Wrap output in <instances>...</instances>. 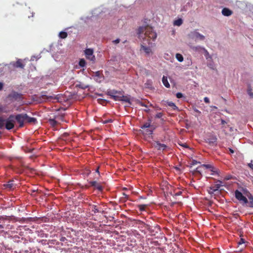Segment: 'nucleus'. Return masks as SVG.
<instances>
[{
    "label": "nucleus",
    "mask_w": 253,
    "mask_h": 253,
    "mask_svg": "<svg viewBox=\"0 0 253 253\" xmlns=\"http://www.w3.org/2000/svg\"><path fill=\"white\" fill-rule=\"evenodd\" d=\"M137 35L139 39L143 40L147 38L148 40L151 39L154 41L157 38L156 33L149 25L140 27L137 31Z\"/></svg>",
    "instance_id": "f257e3e1"
},
{
    "label": "nucleus",
    "mask_w": 253,
    "mask_h": 253,
    "mask_svg": "<svg viewBox=\"0 0 253 253\" xmlns=\"http://www.w3.org/2000/svg\"><path fill=\"white\" fill-rule=\"evenodd\" d=\"M14 116L10 115L7 119H4L0 117V129L4 127L7 130H10L14 127Z\"/></svg>",
    "instance_id": "f03ea898"
},
{
    "label": "nucleus",
    "mask_w": 253,
    "mask_h": 253,
    "mask_svg": "<svg viewBox=\"0 0 253 253\" xmlns=\"http://www.w3.org/2000/svg\"><path fill=\"white\" fill-rule=\"evenodd\" d=\"M107 95L115 101H123L129 102V99L123 95L122 92L116 90H109L107 91Z\"/></svg>",
    "instance_id": "7ed1b4c3"
},
{
    "label": "nucleus",
    "mask_w": 253,
    "mask_h": 253,
    "mask_svg": "<svg viewBox=\"0 0 253 253\" xmlns=\"http://www.w3.org/2000/svg\"><path fill=\"white\" fill-rule=\"evenodd\" d=\"M27 117V114H18L14 116V120H15L18 123H19L20 127L24 126V123L26 122V118Z\"/></svg>",
    "instance_id": "20e7f679"
},
{
    "label": "nucleus",
    "mask_w": 253,
    "mask_h": 253,
    "mask_svg": "<svg viewBox=\"0 0 253 253\" xmlns=\"http://www.w3.org/2000/svg\"><path fill=\"white\" fill-rule=\"evenodd\" d=\"M91 76L97 83H100L104 80V75L102 73V71H101L92 72Z\"/></svg>",
    "instance_id": "39448f33"
},
{
    "label": "nucleus",
    "mask_w": 253,
    "mask_h": 253,
    "mask_svg": "<svg viewBox=\"0 0 253 253\" xmlns=\"http://www.w3.org/2000/svg\"><path fill=\"white\" fill-rule=\"evenodd\" d=\"M84 54L86 58L94 63L95 61V56L93 55V50L91 48H87L84 50Z\"/></svg>",
    "instance_id": "423d86ee"
},
{
    "label": "nucleus",
    "mask_w": 253,
    "mask_h": 253,
    "mask_svg": "<svg viewBox=\"0 0 253 253\" xmlns=\"http://www.w3.org/2000/svg\"><path fill=\"white\" fill-rule=\"evenodd\" d=\"M235 194L236 198L239 201H242L245 204H247L248 202L247 198L239 190H236L235 192Z\"/></svg>",
    "instance_id": "0eeeda50"
},
{
    "label": "nucleus",
    "mask_w": 253,
    "mask_h": 253,
    "mask_svg": "<svg viewBox=\"0 0 253 253\" xmlns=\"http://www.w3.org/2000/svg\"><path fill=\"white\" fill-rule=\"evenodd\" d=\"M217 182H218V183H216L213 186L210 187V189L208 190V192L209 194H212L214 193V192L217 191L220 188V187L221 186V184L222 183V182L221 180H218L216 181V183Z\"/></svg>",
    "instance_id": "6e6552de"
},
{
    "label": "nucleus",
    "mask_w": 253,
    "mask_h": 253,
    "mask_svg": "<svg viewBox=\"0 0 253 253\" xmlns=\"http://www.w3.org/2000/svg\"><path fill=\"white\" fill-rule=\"evenodd\" d=\"M10 65L14 68H19L24 69L25 64L23 63V61L21 59H18L16 62H12L10 63Z\"/></svg>",
    "instance_id": "1a4fd4ad"
},
{
    "label": "nucleus",
    "mask_w": 253,
    "mask_h": 253,
    "mask_svg": "<svg viewBox=\"0 0 253 253\" xmlns=\"http://www.w3.org/2000/svg\"><path fill=\"white\" fill-rule=\"evenodd\" d=\"M151 126V123L150 122H147L145 124H144L142 126H141V128L143 129H146V134H152L153 133V129H150L149 128Z\"/></svg>",
    "instance_id": "9d476101"
},
{
    "label": "nucleus",
    "mask_w": 253,
    "mask_h": 253,
    "mask_svg": "<svg viewBox=\"0 0 253 253\" xmlns=\"http://www.w3.org/2000/svg\"><path fill=\"white\" fill-rule=\"evenodd\" d=\"M89 206L91 208V211L94 213H101L102 214H103L105 213V211L101 210V208L100 207H99L98 206L94 205H89Z\"/></svg>",
    "instance_id": "9b49d317"
},
{
    "label": "nucleus",
    "mask_w": 253,
    "mask_h": 253,
    "mask_svg": "<svg viewBox=\"0 0 253 253\" xmlns=\"http://www.w3.org/2000/svg\"><path fill=\"white\" fill-rule=\"evenodd\" d=\"M190 36L192 38L199 39L201 41L205 39V36L200 34L199 32L195 31L191 33Z\"/></svg>",
    "instance_id": "f8f14e48"
},
{
    "label": "nucleus",
    "mask_w": 253,
    "mask_h": 253,
    "mask_svg": "<svg viewBox=\"0 0 253 253\" xmlns=\"http://www.w3.org/2000/svg\"><path fill=\"white\" fill-rule=\"evenodd\" d=\"M89 184L91 186L95 188L99 191H102L103 190V187L100 183H97L96 181H91L89 182Z\"/></svg>",
    "instance_id": "ddd939ff"
},
{
    "label": "nucleus",
    "mask_w": 253,
    "mask_h": 253,
    "mask_svg": "<svg viewBox=\"0 0 253 253\" xmlns=\"http://www.w3.org/2000/svg\"><path fill=\"white\" fill-rule=\"evenodd\" d=\"M192 49L195 51L198 52H200L202 51H204L206 54H209V52H208L207 50H206L204 47H201L200 46H193L191 47Z\"/></svg>",
    "instance_id": "4468645a"
},
{
    "label": "nucleus",
    "mask_w": 253,
    "mask_h": 253,
    "mask_svg": "<svg viewBox=\"0 0 253 253\" xmlns=\"http://www.w3.org/2000/svg\"><path fill=\"white\" fill-rule=\"evenodd\" d=\"M4 187L6 189H8L9 190L13 189L15 187V185L13 183V180L8 181L6 184L3 185Z\"/></svg>",
    "instance_id": "2eb2a0df"
},
{
    "label": "nucleus",
    "mask_w": 253,
    "mask_h": 253,
    "mask_svg": "<svg viewBox=\"0 0 253 253\" xmlns=\"http://www.w3.org/2000/svg\"><path fill=\"white\" fill-rule=\"evenodd\" d=\"M221 13L222 15L225 16H229L233 14V11L228 8H223Z\"/></svg>",
    "instance_id": "dca6fc26"
},
{
    "label": "nucleus",
    "mask_w": 253,
    "mask_h": 253,
    "mask_svg": "<svg viewBox=\"0 0 253 253\" xmlns=\"http://www.w3.org/2000/svg\"><path fill=\"white\" fill-rule=\"evenodd\" d=\"M205 168L207 169H210V170L212 169H213V166L212 165H210V164H203V165H201L200 167H198L196 169V171L199 172V173H200V170L199 169L200 168Z\"/></svg>",
    "instance_id": "f3484780"
},
{
    "label": "nucleus",
    "mask_w": 253,
    "mask_h": 253,
    "mask_svg": "<svg viewBox=\"0 0 253 253\" xmlns=\"http://www.w3.org/2000/svg\"><path fill=\"white\" fill-rule=\"evenodd\" d=\"M60 117L58 116H55L54 118H50L48 120L49 124L53 127L57 125V122L56 119H58Z\"/></svg>",
    "instance_id": "a211bd4d"
},
{
    "label": "nucleus",
    "mask_w": 253,
    "mask_h": 253,
    "mask_svg": "<svg viewBox=\"0 0 253 253\" xmlns=\"http://www.w3.org/2000/svg\"><path fill=\"white\" fill-rule=\"evenodd\" d=\"M141 50H143L146 55H149L150 54H152V49L150 47H147L143 45H141Z\"/></svg>",
    "instance_id": "6ab92c4d"
},
{
    "label": "nucleus",
    "mask_w": 253,
    "mask_h": 253,
    "mask_svg": "<svg viewBox=\"0 0 253 253\" xmlns=\"http://www.w3.org/2000/svg\"><path fill=\"white\" fill-rule=\"evenodd\" d=\"M217 138L215 136H211L207 139V142L210 145H214L217 141Z\"/></svg>",
    "instance_id": "aec40b11"
},
{
    "label": "nucleus",
    "mask_w": 253,
    "mask_h": 253,
    "mask_svg": "<svg viewBox=\"0 0 253 253\" xmlns=\"http://www.w3.org/2000/svg\"><path fill=\"white\" fill-rule=\"evenodd\" d=\"M155 147L159 150H164L167 146L164 144H162L159 142H157L155 145Z\"/></svg>",
    "instance_id": "412c9836"
},
{
    "label": "nucleus",
    "mask_w": 253,
    "mask_h": 253,
    "mask_svg": "<svg viewBox=\"0 0 253 253\" xmlns=\"http://www.w3.org/2000/svg\"><path fill=\"white\" fill-rule=\"evenodd\" d=\"M26 122L28 123L35 124L37 122V119L35 118L30 117L27 115L26 118Z\"/></svg>",
    "instance_id": "4be33fe9"
},
{
    "label": "nucleus",
    "mask_w": 253,
    "mask_h": 253,
    "mask_svg": "<svg viewBox=\"0 0 253 253\" xmlns=\"http://www.w3.org/2000/svg\"><path fill=\"white\" fill-rule=\"evenodd\" d=\"M162 82L164 85L167 88L170 87V84L168 82L167 77L164 76L162 79Z\"/></svg>",
    "instance_id": "5701e85b"
},
{
    "label": "nucleus",
    "mask_w": 253,
    "mask_h": 253,
    "mask_svg": "<svg viewBox=\"0 0 253 253\" xmlns=\"http://www.w3.org/2000/svg\"><path fill=\"white\" fill-rule=\"evenodd\" d=\"M61 96L60 94H58V95L55 96L54 97H53L52 96H46V95H42V97L43 98H44V97H46V98H53L54 99L58 100V101H59V99H60Z\"/></svg>",
    "instance_id": "b1692460"
},
{
    "label": "nucleus",
    "mask_w": 253,
    "mask_h": 253,
    "mask_svg": "<svg viewBox=\"0 0 253 253\" xmlns=\"http://www.w3.org/2000/svg\"><path fill=\"white\" fill-rule=\"evenodd\" d=\"M211 171L212 172L211 173V175H219L220 171L218 169H217L214 167H213V169H211Z\"/></svg>",
    "instance_id": "393cba45"
},
{
    "label": "nucleus",
    "mask_w": 253,
    "mask_h": 253,
    "mask_svg": "<svg viewBox=\"0 0 253 253\" xmlns=\"http://www.w3.org/2000/svg\"><path fill=\"white\" fill-rule=\"evenodd\" d=\"M182 20L180 18L174 21V25L179 26L182 24Z\"/></svg>",
    "instance_id": "a878e982"
},
{
    "label": "nucleus",
    "mask_w": 253,
    "mask_h": 253,
    "mask_svg": "<svg viewBox=\"0 0 253 253\" xmlns=\"http://www.w3.org/2000/svg\"><path fill=\"white\" fill-rule=\"evenodd\" d=\"M175 57H176V59L179 62H182V61H183V56L181 54H180V53H176V55H175Z\"/></svg>",
    "instance_id": "bb28decb"
},
{
    "label": "nucleus",
    "mask_w": 253,
    "mask_h": 253,
    "mask_svg": "<svg viewBox=\"0 0 253 253\" xmlns=\"http://www.w3.org/2000/svg\"><path fill=\"white\" fill-rule=\"evenodd\" d=\"M68 36V34L65 32H60L59 36L61 39H65Z\"/></svg>",
    "instance_id": "cd10ccee"
},
{
    "label": "nucleus",
    "mask_w": 253,
    "mask_h": 253,
    "mask_svg": "<svg viewBox=\"0 0 253 253\" xmlns=\"http://www.w3.org/2000/svg\"><path fill=\"white\" fill-rule=\"evenodd\" d=\"M168 105L172 107L174 110H178V107L172 102H168Z\"/></svg>",
    "instance_id": "c85d7f7f"
},
{
    "label": "nucleus",
    "mask_w": 253,
    "mask_h": 253,
    "mask_svg": "<svg viewBox=\"0 0 253 253\" xmlns=\"http://www.w3.org/2000/svg\"><path fill=\"white\" fill-rule=\"evenodd\" d=\"M122 195V197L121 198V200L123 202H125L126 200L128 198V195L125 193H123Z\"/></svg>",
    "instance_id": "c756f323"
},
{
    "label": "nucleus",
    "mask_w": 253,
    "mask_h": 253,
    "mask_svg": "<svg viewBox=\"0 0 253 253\" xmlns=\"http://www.w3.org/2000/svg\"><path fill=\"white\" fill-rule=\"evenodd\" d=\"M85 64H86V62L84 59H81L80 60L79 63V65H80V66H81V67H84L85 66Z\"/></svg>",
    "instance_id": "7c9ffc66"
},
{
    "label": "nucleus",
    "mask_w": 253,
    "mask_h": 253,
    "mask_svg": "<svg viewBox=\"0 0 253 253\" xmlns=\"http://www.w3.org/2000/svg\"><path fill=\"white\" fill-rule=\"evenodd\" d=\"M146 207V205H139L138 208L140 211H144Z\"/></svg>",
    "instance_id": "2f4dec72"
},
{
    "label": "nucleus",
    "mask_w": 253,
    "mask_h": 253,
    "mask_svg": "<svg viewBox=\"0 0 253 253\" xmlns=\"http://www.w3.org/2000/svg\"><path fill=\"white\" fill-rule=\"evenodd\" d=\"M113 120L111 119L105 120L104 121H102V123L104 124L112 123Z\"/></svg>",
    "instance_id": "473e14b6"
},
{
    "label": "nucleus",
    "mask_w": 253,
    "mask_h": 253,
    "mask_svg": "<svg viewBox=\"0 0 253 253\" xmlns=\"http://www.w3.org/2000/svg\"><path fill=\"white\" fill-rule=\"evenodd\" d=\"M163 116V113L160 112L157 113L156 116L155 118H161Z\"/></svg>",
    "instance_id": "72a5a7b5"
},
{
    "label": "nucleus",
    "mask_w": 253,
    "mask_h": 253,
    "mask_svg": "<svg viewBox=\"0 0 253 253\" xmlns=\"http://www.w3.org/2000/svg\"><path fill=\"white\" fill-rule=\"evenodd\" d=\"M199 163H200L199 162H198L197 161H196L195 160H192L190 164L192 166H194V165H197L198 164H199Z\"/></svg>",
    "instance_id": "f704fd0d"
},
{
    "label": "nucleus",
    "mask_w": 253,
    "mask_h": 253,
    "mask_svg": "<svg viewBox=\"0 0 253 253\" xmlns=\"http://www.w3.org/2000/svg\"><path fill=\"white\" fill-rule=\"evenodd\" d=\"M176 96L177 98H182L183 95V94L181 92H177L176 94Z\"/></svg>",
    "instance_id": "c9c22d12"
},
{
    "label": "nucleus",
    "mask_w": 253,
    "mask_h": 253,
    "mask_svg": "<svg viewBox=\"0 0 253 253\" xmlns=\"http://www.w3.org/2000/svg\"><path fill=\"white\" fill-rule=\"evenodd\" d=\"M245 243V240L243 238H241L238 244L239 245H241L244 244Z\"/></svg>",
    "instance_id": "e433bc0d"
},
{
    "label": "nucleus",
    "mask_w": 253,
    "mask_h": 253,
    "mask_svg": "<svg viewBox=\"0 0 253 253\" xmlns=\"http://www.w3.org/2000/svg\"><path fill=\"white\" fill-rule=\"evenodd\" d=\"M250 207L253 208V197H251L249 198Z\"/></svg>",
    "instance_id": "4c0bfd02"
},
{
    "label": "nucleus",
    "mask_w": 253,
    "mask_h": 253,
    "mask_svg": "<svg viewBox=\"0 0 253 253\" xmlns=\"http://www.w3.org/2000/svg\"><path fill=\"white\" fill-rule=\"evenodd\" d=\"M204 100L205 102L206 103H210V99L207 97H204Z\"/></svg>",
    "instance_id": "58836bf2"
},
{
    "label": "nucleus",
    "mask_w": 253,
    "mask_h": 253,
    "mask_svg": "<svg viewBox=\"0 0 253 253\" xmlns=\"http://www.w3.org/2000/svg\"><path fill=\"white\" fill-rule=\"evenodd\" d=\"M193 110H194V112H195L197 113H198L199 114H201V111H200L199 110H198L197 109H196V108H194L193 109Z\"/></svg>",
    "instance_id": "ea45409f"
},
{
    "label": "nucleus",
    "mask_w": 253,
    "mask_h": 253,
    "mask_svg": "<svg viewBox=\"0 0 253 253\" xmlns=\"http://www.w3.org/2000/svg\"><path fill=\"white\" fill-rule=\"evenodd\" d=\"M251 162H252V161ZM248 166L250 167V168L253 170V164L252 163H249Z\"/></svg>",
    "instance_id": "a19ab883"
},
{
    "label": "nucleus",
    "mask_w": 253,
    "mask_h": 253,
    "mask_svg": "<svg viewBox=\"0 0 253 253\" xmlns=\"http://www.w3.org/2000/svg\"><path fill=\"white\" fill-rule=\"evenodd\" d=\"M120 39H116V40H114L113 41V42L115 43V44H117V43H118L120 42Z\"/></svg>",
    "instance_id": "79ce46f5"
},
{
    "label": "nucleus",
    "mask_w": 253,
    "mask_h": 253,
    "mask_svg": "<svg viewBox=\"0 0 253 253\" xmlns=\"http://www.w3.org/2000/svg\"><path fill=\"white\" fill-rule=\"evenodd\" d=\"M179 144L180 145L182 146L183 147L189 148V146L186 144H185H185Z\"/></svg>",
    "instance_id": "37998d69"
},
{
    "label": "nucleus",
    "mask_w": 253,
    "mask_h": 253,
    "mask_svg": "<svg viewBox=\"0 0 253 253\" xmlns=\"http://www.w3.org/2000/svg\"><path fill=\"white\" fill-rule=\"evenodd\" d=\"M248 93L251 97H253V93L251 91H249Z\"/></svg>",
    "instance_id": "c03bdc74"
},
{
    "label": "nucleus",
    "mask_w": 253,
    "mask_h": 253,
    "mask_svg": "<svg viewBox=\"0 0 253 253\" xmlns=\"http://www.w3.org/2000/svg\"><path fill=\"white\" fill-rule=\"evenodd\" d=\"M229 151L231 154H233L234 153V151L231 148H229Z\"/></svg>",
    "instance_id": "a18cd8bd"
},
{
    "label": "nucleus",
    "mask_w": 253,
    "mask_h": 253,
    "mask_svg": "<svg viewBox=\"0 0 253 253\" xmlns=\"http://www.w3.org/2000/svg\"><path fill=\"white\" fill-rule=\"evenodd\" d=\"M3 88V84L1 83H0V91L2 90Z\"/></svg>",
    "instance_id": "49530a36"
},
{
    "label": "nucleus",
    "mask_w": 253,
    "mask_h": 253,
    "mask_svg": "<svg viewBox=\"0 0 253 253\" xmlns=\"http://www.w3.org/2000/svg\"><path fill=\"white\" fill-rule=\"evenodd\" d=\"M181 193H182V192H181V191H179V192H177V193H175V195L176 196H179V195H181Z\"/></svg>",
    "instance_id": "de8ad7c7"
},
{
    "label": "nucleus",
    "mask_w": 253,
    "mask_h": 253,
    "mask_svg": "<svg viewBox=\"0 0 253 253\" xmlns=\"http://www.w3.org/2000/svg\"><path fill=\"white\" fill-rule=\"evenodd\" d=\"M226 123V122L224 120H221V124L222 125H225Z\"/></svg>",
    "instance_id": "09e8293b"
},
{
    "label": "nucleus",
    "mask_w": 253,
    "mask_h": 253,
    "mask_svg": "<svg viewBox=\"0 0 253 253\" xmlns=\"http://www.w3.org/2000/svg\"><path fill=\"white\" fill-rule=\"evenodd\" d=\"M141 106H145V107H147V106L146 105H145L144 103H141Z\"/></svg>",
    "instance_id": "8fccbe9b"
},
{
    "label": "nucleus",
    "mask_w": 253,
    "mask_h": 253,
    "mask_svg": "<svg viewBox=\"0 0 253 253\" xmlns=\"http://www.w3.org/2000/svg\"><path fill=\"white\" fill-rule=\"evenodd\" d=\"M96 172H97L98 174H99V168H98L96 169Z\"/></svg>",
    "instance_id": "3c124183"
},
{
    "label": "nucleus",
    "mask_w": 253,
    "mask_h": 253,
    "mask_svg": "<svg viewBox=\"0 0 253 253\" xmlns=\"http://www.w3.org/2000/svg\"><path fill=\"white\" fill-rule=\"evenodd\" d=\"M149 111H150V109H146L145 110V111H146V112H149Z\"/></svg>",
    "instance_id": "603ef678"
},
{
    "label": "nucleus",
    "mask_w": 253,
    "mask_h": 253,
    "mask_svg": "<svg viewBox=\"0 0 253 253\" xmlns=\"http://www.w3.org/2000/svg\"><path fill=\"white\" fill-rule=\"evenodd\" d=\"M90 170H88L87 171V175H88V174H89L90 173Z\"/></svg>",
    "instance_id": "864d4df0"
},
{
    "label": "nucleus",
    "mask_w": 253,
    "mask_h": 253,
    "mask_svg": "<svg viewBox=\"0 0 253 253\" xmlns=\"http://www.w3.org/2000/svg\"><path fill=\"white\" fill-rule=\"evenodd\" d=\"M3 219V217L2 216H0V219Z\"/></svg>",
    "instance_id": "5fc2aeb1"
},
{
    "label": "nucleus",
    "mask_w": 253,
    "mask_h": 253,
    "mask_svg": "<svg viewBox=\"0 0 253 253\" xmlns=\"http://www.w3.org/2000/svg\"><path fill=\"white\" fill-rule=\"evenodd\" d=\"M0 228H3V226L2 225H0Z\"/></svg>",
    "instance_id": "6e6d98bb"
},
{
    "label": "nucleus",
    "mask_w": 253,
    "mask_h": 253,
    "mask_svg": "<svg viewBox=\"0 0 253 253\" xmlns=\"http://www.w3.org/2000/svg\"><path fill=\"white\" fill-rule=\"evenodd\" d=\"M227 180L230 179V177H227L226 178Z\"/></svg>",
    "instance_id": "4d7b16f0"
}]
</instances>
